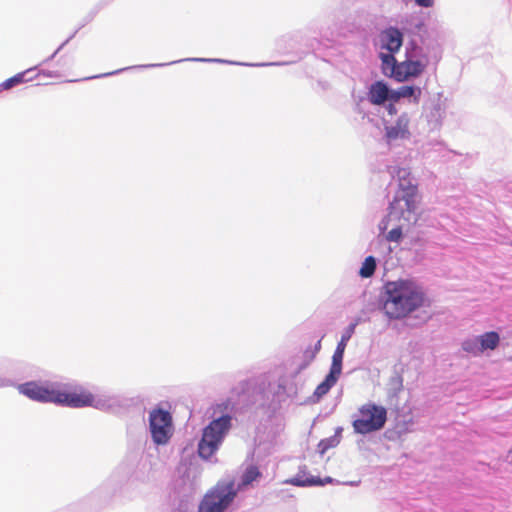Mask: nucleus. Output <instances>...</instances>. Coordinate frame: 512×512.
Listing matches in <instances>:
<instances>
[{
	"mask_svg": "<svg viewBox=\"0 0 512 512\" xmlns=\"http://www.w3.org/2000/svg\"><path fill=\"white\" fill-rule=\"evenodd\" d=\"M288 370L285 366L276 367L266 373L239 382L233 389L239 400L245 401V407H254L261 412L266 421H276L284 426L286 401L288 399Z\"/></svg>",
	"mask_w": 512,
	"mask_h": 512,
	"instance_id": "1",
	"label": "nucleus"
},
{
	"mask_svg": "<svg viewBox=\"0 0 512 512\" xmlns=\"http://www.w3.org/2000/svg\"><path fill=\"white\" fill-rule=\"evenodd\" d=\"M379 304L390 320H401L421 308L430 307L431 301L420 283L398 279L383 285Z\"/></svg>",
	"mask_w": 512,
	"mask_h": 512,
	"instance_id": "2",
	"label": "nucleus"
},
{
	"mask_svg": "<svg viewBox=\"0 0 512 512\" xmlns=\"http://www.w3.org/2000/svg\"><path fill=\"white\" fill-rule=\"evenodd\" d=\"M240 410L239 401L233 397H227L211 406V421L202 429L197 444V454L202 460L214 464L218 462L215 454L232 429V421Z\"/></svg>",
	"mask_w": 512,
	"mask_h": 512,
	"instance_id": "3",
	"label": "nucleus"
},
{
	"mask_svg": "<svg viewBox=\"0 0 512 512\" xmlns=\"http://www.w3.org/2000/svg\"><path fill=\"white\" fill-rule=\"evenodd\" d=\"M20 394L40 403L69 407L72 385L59 381H28L17 385Z\"/></svg>",
	"mask_w": 512,
	"mask_h": 512,
	"instance_id": "4",
	"label": "nucleus"
},
{
	"mask_svg": "<svg viewBox=\"0 0 512 512\" xmlns=\"http://www.w3.org/2000/svg\"><path fill=\"white\" fill-rule=\"evenodd\" d=\"M397 177L398 189L389 204L388 217L408 219L405 213H414L417 209V184L410 178V173L406 169H399Z\"/></svg>",
	"mask_w": 512,
	"mask_h": 512,
	"instance_id": "5",
	"label": "nucleus"
},
{
	"mask_svg": "<svg viewBox=\"0 0 512 512\" xmlns=\"http://www.w3.org/2000/svg\"><path fill=\"white\" fill-rule=\"evenodd\" d=\"M353 418L354 432L367 435L384 428L387 422V410L381 405L368 402L358 409V414H355Z\"/></svg>",
	"mask_w": 512,
	"mask_h": 512,
	"instance_id": "6",
	"label": "nucleus"
},
{
	"mask_svg": "<svg viewBox=\"0 0 512 512\" xmlns=\"http://www.w3.org/2000/svg\"><path fill=\"white\" fill-rule=\"evenodd\" d=\"M203 62V63H221V64H228V65H239V66H247V67H270V66H285L288 64L287 61H277V62H258V63H249V62H238V61H231V60H225L220 58H198V57H192V58H185V59H179L170 61L168 63H156V64H145V65H134L130 67L121 68L112 72L103 73L99 75H94L90 77H85L82 80H91V79H97V78H104L109 77L112 75L120 74L124 71L131 70V69H147V68H156V67H164L168 65H174L180 62Z\"/></svg>",
	"mask_w": 512,
	"mask_h": 512,
	"instance_id": "7",
	"label": "nucleus"
},
{
	"mask_svg": "<svg viewBox=\"0 0 512 512\" xmlns=\"http://www.w3.org/2000/svg\"><path fill=\"white\" fill-rule=\"evenodd\" d=\"M149 432L153 443L163 446L169 443L173 431V419L169 411L157 407L149 413Z\"/></svg>",
	"mask_w": 512,
	"mask_h": 512,
	"instance_id": "8",
	"label": "nucleus"
},
{
	"mask_svg": "<svg viewBox=\"0 0 512 512\" xmlns=\"http://www.w3.org/2000/svg\"><path fill=\"white\" fill-rule=\"evenodd\" d=\"M419 41L412 39L408 45L418 53V56L424 58L428 63L437 64L442 58V45L437 38V34H416Z\"/></svg>",
	"mask_w": 512,
	"mask_h": 512,
	"instance_id": "9",
	"label": "nucleus"
},
{
	"mask_svg": "<svg viewBox=\"0 0 512 512\" xmlns=\"http://www.w3.org/2000/svg\"><path fill=\"white\" fill-rule=\"evenodd\" d=\"M428 62L418 56L413 48L409 45L406 46V60L400 63V72H398V81H405L410 77H418L421 75Z\"/></svg>",
	"mask_w": 512,
	"mask_h": 512,
	"instance_id": "10",
	"label": "nucleus"
},
{
	"mask_svg": "<svg viewBox=\"0 0 512 512\" xmlns=\"http://www.w3.org/2000/svg\"><path fill=\"white\" fill-rule=\"evenodd\" d=\"M93 407L100 411L110 413L111 396L95 397L92 393L72 391L69 408Z\"/></svg>",
	"mask_w": 512,
	"mask_h": 512,
	"instance_id": "11",
	"label": "nucleus"
},
{
	"mask_svg": "<svg viewBox=\"0 0 512 512\" xmlns=\"http://www.w3.org/2000/svg\"><path fill=\"white\" fill-rule=\"evenodd\" d=\"M409 117L407 113L401 114L395 125L386 126L385 130V136L388 141V143H391L397 139H409L410 137V131L408 128L409 125Z\"/></svg>",
	"mask_w": 512,
	"mask_h": 512,
	"instance_id": "12",
	"label": "nucleus"
},
{
	"mask_svg": "<svg viewBox=\"0 0 512 512\" xmlns=\"http://www.w3.org/2000/svg\"><path fill=\"white\" fill-rule=\"evenodd\" d=\"M367 98L374 105H383L387 101L393 102V89L384 81H376L371 84Z\"/></svg>",
	"mask_w": 512,
	"mask_h": 512,
	"instance_id": "13",
	"label": "nucleus"
},
{
	"mask_svg": "<svg viewBox=\"0 0 512 512\" xmlns=\"http://www.w3.org/2000/svg\"><path fill=\"white\" fill-rule=\"evenodd\" d=\"M137 402V399L133 397L112 395L110 413L124 415L128 413L132 407L136 406Z\"/></svg>",
	"mask_w": 512,
	"mask_h": 512,
	"instance_id": "14",
	"label": "nucleus"
},
{
	"mask_svg": "<svg viewBox=\"0 0 512 512\" xmlns=\"http://www.w3.org/2000/svg\"><path fill=\"white\" fill-rule=\"evenodd\" d=\"M339 377L328 373L325 379L316 387L314 393L308 397L306 403L316 404L320 402L323 396H325L330 389L337 383Z\"/></svg>",
	"mask_w": 512,
	"mask_h": 512,
	"instance_id": "15",
	"label": "nucleus"
},
{
	"mask_svg": "<svg viewBox=\"0 0 512 512\" xmlns=\"http://www.w3.org/2000/svg\"><path fill=\"white\" fill-rule=\"evenodd\" d=\"M367 22H372V16L368 13L361 12L353 19L347 20L345 25L341 26V29L347 30L346 32H368V29H371L366 26Z\"/></svg>",
	"mask_w": 512,
	"mask_h": 512,
	"instance_id": "16",
	"label": "nucleus"
},
{
	"mask_svg": "<svg viewBox=\"0 0 512 512\" xmlns=\"http://www.w3.org/2000/svg\"><path fill=\"white\" fill-rule=\"evenodd\" d=\"M36 69L29 68L23 72L17 73L16 75L6 79L0 84V92L5 90H10L14 87H17L25 82L31 81L34 79L35 76H30V74Z\"/></svg>",
	"mask_w": 512,
	"mask_h": 512,
	"instance_id": "17",
	"label": "nucleus"
},
{
	"mask_svg": "<svg viewBox=\"0 0 512 512\" xmlns=\"http://www.w3.org/2000/svg\"><path fill=\"white\" fill-rule=\"evenodd\" d=\"M382 61V72L385 76L394 78L398 81V72H400V63H398L391 53H380Z\"/></svg>",
	"mask_w": 512,
	"mask_h": 512,
	"instance_id": "18",
	"label": "nucleus"
},
{
	"mask_svg": "<svg viewBox=\"0 0 512 512\" xmlns=\"http://www.w3.org/2000/svg\"><path fill=\"white\" fill-rule=\"evenodd\" d=\"M421 93V89L417 86H401L397 90H393V102H397L401 98H413V102L418 103Z\"/></svg>",
	"mask_w": 512,
	"mask_h": 512,
	"instance_id": "19",
	"label": "nucleus"
},
{
	"mask_svg": "<svg viewBox=\"0 0 512 512\" xmlns=\"http://www.w3.org/2000/svg\"><path fill=\"white\" fill-rule=\"evenodd\" d=\"M403 390V377L400 373L395 372L389 379L387 384V396L390 402L398 399L399 393Z\"/></svg>",
	"mask_w": 512,
	"mask_h": 512,
	"instance_id": "20",
	"label": "nucleus"
},
{
	"mask_svg": "<svg viewBox=\"0 0 512 512\" xmlns=\"http://www.w3.org/2000/svg\"><path fill=\"white\" fill-rule=\"evenodd\" d=\"M342 431V427H337L334 435L328 438H324L318 443L317 451L321 456H323L327 450L336 447L340 443L342 438Z\"/></svg>",
	"mask_w": 512,
	"mask_h": 512,
	"instance_id": "21",
	"label": "nucleus"
},
{
	"mask_svg": "<svg viewBox=\"0 0 512 512\" xmlns=\"http://www.w3.org/2000/svg\"><path fill=\"white\" fill-rule=\"evenodd\" d=\"M478 337L483 352L485 350H494L500 342V336L496 331L485 332Z\"/></svg>",
	"mask_w": 512,
	"mask_h": 512,
	"instance_id": "22",
	"label": "nucleus"
},
{
	"mask_svg": "<svg viewBox=\"0 0 512 512\" xmlns=\"http://www.w3.org/2000/svg\"><path fill=\"white\" fill-rule=\"evenodd\" d=\"M386 39H382L381 48L386 49L388 53H391L394 55L400 47L402 46L403 42V35L404 34H385Z\"/></svg>",
	"mask_w": 512,
	"mask_h": 512,
	"instance_id": "23",
	"label": "nucleus"
},
{
	"mask_svg": "<svg viewBox=\"0 0 512 512\" xmlns=\"http://www.w3.org/2000/svg\"><path fill=\"white\" fill-rule=\"evenodd\" d=\"M321 349V339L317 340V342L315 343L314 347L312 348L311 346L307 347L303 353V362L299 365L298 367V372H300L301 370L307 368L310 363L315 359L317 353L320 351Z\"/></svg>",
	"mask_w": 512,
	"mask_h": 512,
	"instance_id": "24",
	"label": "nucleus"
},
{
	"mask_svg": "<svg viewBox=\"0 0 512 512\" xmlns=\"http://www.w3.org/2000/svg\"><path fill=\"white\" fill-rule=\"evenodd\" d=\"M344 352H345L344 349L336 347V349L333 353V356H332V363H331L330 370H329L330 374L340 377V375L342 373V363H343Z\"/></svg>",
	"mask_w": 512,
	"mask_h": 512,
	"instance_id": "25",
	"label": "nucleus"
},
{
	"mask_svg": "<svg viewBox=\"0 0 512 512\" xmlns=\"http://www.w3.org/2000/svg\"><path fill=\"white\" fill-rule=\"evenodd\" d=\"M294 483H298L299 487H310V486H324L325 484L338 483V481L330 476L320 478L318 476H311L306 478L305 482L300 481L298 478L295 479Z\"/></svg>",
	"mask_w": 512,
	"mask_h": 512,
	"instance_id": "26",
	"label": "nucleus"
},
{
	"mask_svg": "<svg viewBox=\"0 0 512 512\" xmlns=\"http://www.w3.org/2000/svg\"><path fill=\"white\" fill-rule=\"evenodd\" d=\"M261 477L258 467L250 465L246 468L241 476V485L248 486Z\"/></svg>",
	"mask_w": 512,
	"mask_h": 512,
	"instance_id": "27",
	"label": "nucleus"
},
{
	"mask_svg": "<svg viewBox=\"0 0 512 512\" xmlns=\"http://www.w3.org/2000/svg\"><path fill=\"white\" fill-rule=\"evenodd\" d=\"M462 349L474 356L483 353L478 336L464 340L462 343Z\"/></svg>",
	"mask_w": 512,
	"mask_h": 512,
	"instance_id": "28",
	"label": "nucleus"
},
{
	"mask_svg": "<svg viewBox=\"0 0 512 512\" xmlns=\"http://www.w3.org/2000/svg\"><path fill=\"white\" fill-rule=\"evenodd\" d=\"M376 270V259L373 256H368L365 258L362 266L359 270V274L362 278L371 277Z\"/></svg>",
	"mask_w": 512,
	"mask_h": 512,
	"instance_id": "29",
	"label": "nucleus"
},
{
	"mask_svg": "<svg viewBox=\"0 0 512 512\" xmlns=\"http://www.w3.org/2000/svg\"><path fill=\"white\" fill-rule=\"evenodd\" d=\"M358 325V321H355L353 323H350L343 331L342 335H341V339L340 341L338 342L337 346L336 347H339L341 349H344L346 348L347 346V343L348 341L351 339V337L353 336V334L355 333V328L356 326Z\"/></svg>",
	"mask_w": 512,
	"mask_h": 512,
	"instance_id": "30",
	"label": "nucleus"
},
{
	"mask_svg": "<svg viewBox=\"0 0 512 512\" xmlns=\"http://www.w3.org/2000/svg\"><path fill=\"white\" fill-rule=\"evenodd\" d=\"M403 236L401 227H396L390 230L386 236V239L390 242H399Z\"/></svg>",
	"mask_w": 512,
	"mask_h": 512,
	"instance_id": "31",
	"label": "nucleus"
},
{
	"mask_svg": "<svg viewBox=\"0 0 512 512\" xmlns=\"http://www.w3.org/2000/svg\"><path fill=\"white\" fill-rule=\"evenodd\" d=\"M312 475H310L306 469H300L299 472L295 475V477L293 478H290V485H294V486H299L298 483H294L295 482V479H299L300 481L302 482H305L306 481V478H309L311 477Z\"/></svg>",
	"mask_w": 512,
	"mask_h": 512,
	"instance_id": "32",
	"label": "nucleus"
},
{
	"mask_svg": "<svg viewBox=\"0 0 512 512\" xmlns=\"http://www.w3.org/2000/svg\"><path fill=\"white\" fill-rule=\"evenodd\" d=\"M442 110L439 105H436L429 115V121L435 120L437 124L441 123Z\"/></svg>",
	"mask_w": 512,
	"mask_h": 512,
	"instance_id": "33",
	"label": "nucleus"
},
{
	"mask_svg": "<svg viewBox=\"0 0 512 512\" xmlns=\"http://www.w3.org/2000/svg\"><path fill=\"white\" fill-rule=\"evenodd\" d=\"M72 39V36L69 37L68 39H66L49 57H47L44 61H43V64L44 63H48L49 61L53 60L56 55L64 48V46L66 44H68V42Z\"/></svg>",
	"mask_w": 512,
	"mask_h": 512,
	"instance_id": "34",
	"label": "nucleus"
},
{
	"mask_svg": "<svg viewBox=\"0 0 512 512\" xmlns=\"http://www.w3.org/2000/svg\"><path fill=\"white\" fill-rule=\"evenodd\" d=\"M15 385L16 383L11 378L0 375V388L12 387Z\"/></svg>",
	"mask_w": 512,
	"mask_h": 512,
	"instance_id": "35",
	"label": "nucleus"
},
{
	"mask_svg": "<svg viewBox=\"0 0 512 512\" xmlns=\"http://www.w3.org/2000/svg\"><path fill=\"white\" fill-rule=\"evenodd\" d=\"M375 32H389V33H392V32H402V31L400 29H398L397 27L389 26V27H386V28H376Z\"/></svg>",
	"mask_w": 512,
	"mask_h": 512,
	"instance_id": "36",
	"label": "nucleus"
},
{
	"mask_svg": "<svg viewBox=\"0 0 512 512\" xmlns=\"http://www.w3.org/2000/svg\"><path fill=\"white\" fill-rule=\"evenodd\" d=\"M416 4L421 7H431L433 5V0H415Z\"/></svg>",
	"mask_w": 512,
	"mask_h": 512,
	"instance_id": "37",
	"label": "nucleus"
},
{
	"mask_svg": "<svg viewBox=\"0 0 512 512\" xmlns=\"http://www.w3.org/2000/svg\"><path fill=\"white\" fill-rule=\"evenodd\" d=\"M40 74H43L44 76H47V77H58L59 76L56 71H51V70H41Z\"/></svg>",
	"mask_w": 512,
	"mask_h": 512,
	"instance_id": "38",
	"label": "nucleus"
},
{
	"mask_svg": "<svg viewBox=\"0 0 512 512\" xmlns=\"http://www.w3.org/2000/svg\"><path fill=\"white\" fill-rule=\"evenodd\" d=\"M386 109L388 111V113L390 115H394L397 113V109L395 107V105L393 103H389L387 106H386Z\"/></svg>",
	"mask_w": 512,
	"mask_h": 512,
	"instance_id": "39",
	"label": "nucleus"
},
{
	"mask_svg": "<svg viewBox=\"0 0 512 512\" xmlns=\"http://www.w3.org/2000/svg\"><path fill=\"white\" fill-rule=\"evenodd\" d=\"M379 228L380 229H386V223L384 220L381 221L380 225H379Z\"/></svg>",
	"mask_w": 512,
	"mask_h": 512,
	"instance_id": "40",
	"label": "nucleus"
},
{
	"mask_svg": "<svg viewBox=\"0 0 512 512\" xmlns=\"http://www.w3.org/2000/svg\"><path fill=\"white\" fill-rule=\"evenodd\" d=\"M505 188H507L509 191H511V192H512V182H511V183H507V184L505 185Z\"/></svg>",
	"mask_w": 512,
	"mask_h": 512,
	"instance_id": "41",
	"label": "nucleus"
},
{
	"mask_svg": "<svg viewBox=\"0 0 512 512\" xmlns=\"http://www.w3.org/2000/svg\"><path fill=\"white\" fill-rule=\"evenodd\" d=\"M347 484H348V485H350V486H357V485H358V482H354V481H353V482H348Z\"/></svg>",
	"mask_w": 512,
	"mask_h": 512,
	"instance_id": "42",
	"label": "nucleus"
},
{
	"mask_svg": "<svg viewBox=\"0 0 512 512\" xmlns=\"http://www.w3.org/2000/svg\"><path fill=\"white\" fill-rule=\"evenodd\" d=\"M356 110H357L358 112H361V109H360V107H359V104H357V108H356Z\"/></svg>",
	"mask_w": 512,
	"mask_h": 512,
	"instance_id": "43",
	"label": "nucleus"
}]
</instances>
